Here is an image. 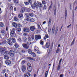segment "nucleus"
<instances>
[{
  "label": "nucleus",
  "mask_w": 77,
  "mask_h": 77,
  "mask_svg": "<svg viewBox=\"0 0 77 77\" xmlns=\"http://www.w3.org/2000/svg\"><path fill=\"white\" fill-rule=\"evenodd\" d=\"M4 58L5 59H9V57L7 55L4 56Z\"/></svg>",
  "instance_id": "obj_22"
},
{
  "label": "nucleus",
  "mask_w": 77,
  "mask_h": 77,
  "mask_svg": "<svg viewBox=\"0 0 77 77\" xmlns=\"http://www.w3.org/2000/svg\"><path fill=\"white\" fill-rule=\"evenodd\" d=\"M29 21L32 23L34 22V21H35V20H34L33 18H31L29 19Z\"/></svg>",
  "instance_id": "obj_23"
},
{
  "label": "nucleus",
  "mask_w": 77,
  "mask_h": 77,
  "mask_svg": "<svg viewBox=\"0 0 77 77\" xmlns=\"http://www.w3.org/2000/svg\"><path fill=\"white\" fill-rule=\"evenodd\" d=\"M45 47L46 48H49V47H50V43H47L45 45Z\"/></svg>",
  "instance_id": "obj_19"
},
{
  "label": "nucleus",
  "mask_w": 77,
  "mask_h": 77,
  "mask_svg": "<svg viewBox=\"0 0 77 77\" xmlns=\"http://www.w3.org/2000/svg\"><path fill=\"white\" fill-rule=\"evenodd\" d=\"M31 38L32 39H35V37L33 35H32L31 36Z\"/></svg>",
  "instance_id": "obj_57"
},
{
  "label": "nucleus",
  "mask_w": 77,
  "mask_h": 77,
  "mask_svg": "<svg viewBox=\"0 0 77 77\" xmlns=\"http://www.w3.org/2000/svg\"><path fill=\"white\" fill-rule=\"evenodd\" d=\"M58 27H57L56 28V29L55 31V35H56V34H57V31H58Z\"/></svg>",
  "instance_id": "obj_30"
},
{
  "label": "nucleus",
  "mask_w": 77,
  "mask_h": 77,
  "mask_svg": "<svg viewBox=\"0 0 77 77\" xmlns=\"http://www.w3.org/2000/svg\"><path fill=\"white\" fill-rule=\"evenodd\" d=\"M41 38V37L40 35H36L35 36V39H36V40H38V39H40Z\"/></svg>",
  "instance_id": "obj_13"
},
{
  "label": "nucleus",
  "mask_w": 77,
  "mask_h": 77,
  "mask_svg": "<svg viewBox=\"0 0 77 77\" xmlns=\"http://www.w3.org/2000/svg\"><path fill=\"white\" fill-rule=\"evenodd\" d=\"M35 29V27L34 26H31L30 27V29L31 31H34Z\"/></svg>",
  "instance_id": "obj_17"
},
{
  "label": "nucleus",
  "mask_w": 77,
  "mask_h": 77,
  "mask_svg": "<svg viewBox=\"0 0 77 77\" xmlns=\"http://www.w3.org/2000/svg\"><path fill=\"white\" fill-rule=\"evenodd\" d=\"M0 33L3 36H5L6 34V32L4 29L1 30Z\"/></svg>",
  "instance_id": "obj_5"
},
{
  "label": "nucleus",
  "mask_w": 77,
  "mask_h": 77,
  "mask_svg": "<svg viewBox=\"0 0 77 77\" xmlns=\"http://www.w3.org/2000/svg\"><path fill=\"white\" fill-rule=\"evenodd\" d=\"M65 15H67V10L66 9L65 10Z\"/></svg>",
  "instance_id": "obj_59"
},
{
  "label": "nucleus",
  "mask_w": 77,
  "mask_h": 77,
  "mask_svg": "<svg viewBox=\"0 0 77 77\" xmlns=\"http://www.w3.org/2000/svg\"><path fill=\"white\" fill-rule=\"evenodd\" d=\"M38 50V48L36 46H35L34 51H36L37 50Z\"/></svg>",
  "instance_id": "obj_31"
},
{
  "label": "nucleus",
  "mask_w": 77,
  "mask_h": 77,
  "mask_svg": "<svg viewBox=\"0 0 77 77\" xmlns=\"http://www.w3.org/2000/svg\"><path fill=\"white\" fill-rule=\"evenodd\" d=\"M25 11H26V9L24 8H21V10L20 11V12L22 13H23Z\"/></svg>",
  "instance_id": "obj_18"
},
{
  "label": "nucleus",
  "mask_w": 77,
  "mask_h": 77,
  "mask_svg": "<svg viewBox=\"0 0 77 77\" xmlns=\"http://www.w3.org/2000/svg\"><path fill=\"white\" fill-rule=\"evenodd\" d=\"M28 41H29L30 42V41H32V39H31V38L29 37L28 38Z\"/></svg>",
  "instance_id": "obj_45"
},
{
  "label": "nucleus",
  "mask_w": 77,
  "mask_h": 77,
  "mask_svg": "<svg viewBox=\"0 0 77 77\" xmlns=\"http://www.w3.org/2000/svg\"><path fill=\"white\" fill-rule=\"evenodd\" d=\"M0 27H3V26H4V23H2V22H1L0 23Z\"/></svg>",
  "instance_id": "obj_26"
},
{
  "label": "nucleus",
  "mask_w": 77,
  "mask_h": 77,
  "mask_svg": "<svg viewBox=\"0 0 77 77\" xmlns=\"http://www.w3.org/2000/svg\"><path fill=\"white\" fill-rule=\"evenodd\" d=\"M18 41H20V42H21V38H19L18 39Z\"/></svg>",
  "instance_id": "obj_61"
},
{
  "label": "nucleus",
  "mask_w": 77,
  "mask_h": 77,
  "mask_svg": "<svg viewBox=\"0 0 77 77\" xmlns=\"http://www.w3.org/2000/svg\"><path fill=\"white\" fill-rule=\"evenodd\" d=\"M23 31L25 32H30V29L28 28H25L23 29Z\"/></svg>",
  "instance_id": "obj_10"
},
{
  "label": "nucleus",
  "mask_w": 77,
  "mask_h": 77,
  "mask_svg": "<svg viewBox=\"0 0 77 77\" xmlns=\"http://www.w3.org/2000/svg\"><path fill=\"white\" fill-rule=\"evenodd\" d=\"M9 8H10V9H11V10H12V9H13V7H12V5H10Z\"/></svg>",
  "instance_id": "obj_38"
},
{
  "label": "nucleus",
  "mask_w": 77,
  "mask_h": 77,
  "mask_svg": "<svg viewBox=\"0 0 77 77\" xmlns=\"http://www.w3.org/2000/svg\"><path fill=\"white\" fill-rule=\"evenodd\" d=\"M18 17H19V18H23V14H18Z\"/></svg>",
  "instance_id": "obj_20"
},
{
  "label": "nucleus",
  "mask_w": 77,
  "mask_h": 77,
  "mask_svg": "<svg viewBox=\"0 0 77 77\" xmlns=\"http://www.w3.org/2000/svg\"><path fill=\"white\" fill-rule=\"evenodd\" d=\"M6 40H4L2 42H0V45H2L3 44H6Z\"/></svg>",
  "instance_id": "obj_24"
},
{
  "label": "nucleus",
  "mask_w": 77,
  "mask_h": 77,
  "mask_svg": "<svg viewBox=\"0 0 77 77\" xmlns=\"http://www.w3.org/2000/svg\"><path fill=\"white\" fill-rule=\"evenodd\" d=\"M40 60V58H39V57H38L37 59H36V61H39V60Z\"/></svg>",
  "instance_id": "obj_58"
},
{
  "label": "nucleus",
  "mask_w": 77,
  "mask_h": 77,
  "mask_svg": "<svg viewBox=\"0 0 77 77\" xmlns=\"http://www.w3.org/2000/svg\"><path fill=\"white\" fill-rule=\"evenodd\" d=\"M29 15L30 17H33V13H30L29 14Z\"/></svg>",
  "instance_id": "obj_44"
},
{
  "label": "nucleus",
  "mask_w": 77,
  "mask_h": 77,
  "mask_svg": "<svg viewBox=\"0 0 77 77\" xmlns=\"http://www.w3.org/2000/svg\"><path fill=\"white\" fill-rule=\"evenodd\" d=\"M60 77H63V76L62 74H61L60 76Z\"/></svg>",
  "instance_id": "obj_64"
},
{
  "label": "nucleus",
  "mask_w": 77,
  "mask_h": 77,
  "mask_svg": "<svg viewBox=\"0 0 77 77\" xmlns=\"http://www.w3.org/2000/svg\"><path fill=\"white\" fill-rule=\"evenodd\" d=\"M62 59L61 58L60 59L59 63V65H60V64L61 63V61H62Z\"/></svg>",
  "instance_id": "obj_41"
},
{
  "label": "nucleus",
  "mask_w": 77,
  "mask_h": 77,
  "mask_svg": "<svg viewBox=\"0 0 77 77\" xmlns=\"http://www.w3.org/2000/svg\"><path fill=\"white\" fill-rule=\"evenodd\" d=\"M28 52L29 54H31L32 52V50L30 49H29L28 50Z\"/></svg>",
  "instance_id": "obj_29"
},
{
  "label": "nucleus",
  "mask_w": 77,
  "mask_h": 77,
  "mask_svg": "<svg viewBox=\"0 0 77 77\" xmlns=\"http://www.w3.org/2000/svg\"><path fill=\"white\" fill-rule=\"evenodd\" d=\"M54 15L56 14V6H54Z\"/></svg>",
  "instance_id": "obj_21"
},
{
  "label": "nucleus",
  "mask_w": 77,
  "mask_h": 77,
  "mask_svg": "<svg viewBox=\"0 0 77 77\" xmlns=\"http://www.w3.org/2000/svg\"><path fill=\"white\" fill-rule=\"evenodd\" d=\"M35 2L34 3V5H31V7L33 9H35V8L38 9V8H42L43 5L41 2Z\"/></svg>",
  "instance_id": "obj_1"
},
{
  "label": "nucleus",
  "mask_w": 77,
  "mask_h": 77,
  "mask_svg": "<svg viewBox=\"0 0 77 77\" xmlns=\"http://www.w3.org/2000/svg\"><path fill=\"white\" fill-rule=\"evenodd\" d=\"M42 4H43V5H45V1H42Z\"/></svg>",
  "instance_id": "obj_53"
},
{
  "label": "nucleus",
  "mask_w": 77,
  "mask_h": 77,
  "mask_svg": "<svg viewBox=\"0 0 77 77\" xmlns=\"http://www.w3.org/2000/svg\"><path fill=\"white\" fill-rule=\"evenodd\" d=\"M9 54L11 56H13L14 55V51L12 50H11L10 51Z\"/></svg>",
  "instance_id": "obj_11"
},
{
  "label": "nucleus",
  "mask_w": 77,
  "mask_h": 77,
  "mask_svg": "<svg viewBox=\"0 0 77 77\" xmlns=\"http://www.w3.org/2000/svg\"><path fill=\"white\" fill-rule=\"evenodd\" d=\"M27 58L28 59L31 60H34V59L33 58H31V57H28Z\"/></svg>",
  "instance_id": "obj_33"
},
{
  "label": "nucleus",
  "mask_w": 77,
  "mask_h": 77,
  "mask_svg": "<svg viewBox=\"0 0 77 77\" xmlns=\"http://www.w3.org/2000/svg\"><path fill=\"white\" fill-rule=\"evenodd\" d=\"M10 35L11 37H15L16 36V34L15 31H11L10 32Z\"/></svg>",
  "instance_id": "obj_3"
},
{
  "label": "nucleus",
  "mask_w": 77,
  "mask_h": 77,
  "mask_svg": "<svg viewBox=\"0 0 77 77\" xmlns=\"http://www.w3.org/2000/svg\"><path fill=\"white\" fill-rule=\"evenodd\" d=\"M74 42H75V40L74 39L72 42L71 45H73V44H74Z\"/></svg>",
  "instance_id": "obj_49"
},
{
  "label": "nucleus",
  "mask_w": 77,
  "mask_h": 77,
  "mask_svg": "<svg viewBox=\"0 0 77 77\" xmlns=\"http://www.w3.org/2000/svg\"><path fill=\"white\" fill-rule=\"evenodd\" d=\"M30 11H31V10H29V9H27V11L28 12H29Z\"/></svg>",
  "instance_id": "obj_62"
},
{
  "label": "nucleus",
  "mask_w": 77,
  "mask_h": 77,
  "mask_svg": "<svg viewBox=\"0 0 77 77\" xmlns=\"http://www.w3.org/2000/svg\"><path fill=\"white\" fill-rule=\"evenodd\" d=\"M9 41H8V44L10 45H12V42L11 41V38H10L8 39Z\"/></svg>",
  "instance_id": "obj_12"
},
{
  "label": "nucleus",
  "mask_w": 77,
  "mask_h": 77,
  "mask_svg": "<svg viewBox=\"0 0 77 77\" xmlns=\"http://www.w3.org/2000/svg\"><path fill=\"white\" fill-rule=\"evenodd\" d=\"M46 38H48V35H46L45 37H44V39H46Z\"/></svg>",
  "instance_id": "obj_37"
},
{
  "label": "nucleus",
  "mask_w": 77,
  "mask_h": 77,
  "mask_svg": "<svg viewBox=\"0 0 77 77\" xmlns=\"http://www.w3.org/2000/svg\"><path fill=\"white\" fill-rule=\"evenodd\" d=\"M36 51H37L38 54H40V53H39V50H37Z\"/></svg>",
  "instance_id": "obj_56"
},
{
  "label": "nucleus",
  "mask_w": 77,
  "mask_h": 77,
  "mask_svg": "<svg viewBox=\"0 0 77 77\" xmlns=\"http://www.w3.org/2000/svg\"><path fill=\"white\" fill-rule=\"evenodd\" d=\"M60 65H59L57 68V71H59V69H60Z\"/></svg>",
  "instance_id": "obj_35"
},
{
  "label": "nucleus",
  "mask_w": 77,
  "mask_h": 77,
  "mask_svg": "<svg viewBox=\"0 0 77 77\" xmlns=\"http://www.w3.org/2000/svg\"><path fill=\"white\" fill-rule=\"evenodd\" d=\"M22 39L23 41L26 42L27 41V38L25 37H23L22 38Z\"/></svg>",
  "instance_id": "obj_25"
},
{
  "label": "nucleus",
  "mask_w": 77,
  "mask_h": 77,
  "mask_svg": "<svg viewBox=\"0 0 77 77\" xmlns=\"http://www.w3.org/2000/svg\"><path fill=\"white\" fill-rule=\"evenodd\" d=\"M18 26H19V27H22V26H21V25L19 24H18Z\"/></svg>",
  "instance_id": "obj_63"
},
{
  "label": "nucleus",
  "mask_w": 77,
  "mask_h": 77,
  "mask_svg": "<svg viewBox=\"0 0 77 77\" xmlns=\"http://www.w3.org/2000/svg\"><path fill=\"white\" fill-rule=\"evenodd\" d=\"M6 72V69H4V70H3L2 71V72L3 74H4V73H5Z\"/></svg>",
  "instance_id": "obj_50"
},
{
  "label": "nucleus",
  "mask_w": 77,
  "mask_h": 77,
  "mask_svg": "<svg viewBox=\"0 0 77 77\" xmlns=\"http://www.w3.org/2000/svg\"><path fill=\"white\" fill-rule=\"evenodd\" d=\"M47 6L46 5H44L43 8L44 10H46L47 9Z\"/></svg>",
  "instance_id": "obj_34"
},
{
  "label": "nucleus",
  "mask_w": 77,
  "mask_h": 77,
  "mask_svg": "<svg viewBox=\"0 0 77 77\" xmlns=\"http://www.w3.org/2000/svg\"><path fill=\"white\" fill-rule=\"evenodd\" d=\"M26 63V61H25V60H23L21 62V63L22 65H23V64H24V63Z\"/></svg>",
  "instance_id": "obj_47"
},
{
  "label": "nucleus",
  "mask_w": 77,
  "mask_h": 77,
  "mask_svg": "<svg viewBox=\"0 0 77 77\" xmlns=\"http://www.w3.org/2000/svg\"><path fill=\"white\" fill-rule=\"evenodd\" d=\"M21 69L22 71L23 72H24L26 70V65H23L21 66Z\"/></svg>",
  "instance_id": "obj_7"
},
{
  "label": "nucleus",
  "mask_w": 77,
  "mask_h": 77,
  "mask_svg": "<svg viewBox=\"0 0 77 77\" xmlns=\"http://www.w3.org/2000/svg\"><path fill=\"white\" fill-rule=\"evenodd\" d=\"M40 43L41 45H44V42H43V41L40 42Z\"/></svg>",
  "instance_id": "obj_48"
},
{
  "label": "nucleus",
  "mask_w": 77,
  "mask_h": 77,
  "mask_svg": "<svg viewBox=\"0 0 77 77\" xmlns=\"http://www.w3.org/2000/svg\"><path fill=\"white\" fill-rule=\"evenodd\" d=\"M37 26L38 29H41V30H42V29H41V26H40V25H39V24H38Z\"/></svg>",
  "instance_id": "obj_40"
},
{
  "label": "nucleus",
  "mask_w": 77,
  "mask_h": 77,
  "mask_svg": "<svg viewBox=\"0 0 77 77\" xmlns=\"http://www.w3.org/2000/svg\"><path fill=\"white\" fill-rule=\"evenodd\" d=\"M12 24L13 26H14V27H15V28H17V24L15 22H13L12 23Z\"/></svg>",
  "instance_id": "obj_15"
},
{
  "label": "nucleus",
  "mask_w": 77,
  "mask_h": 77,
  "mask_svg": "<svg viewBox=\"0 0 77 77\" xmlns=\"http://www.w3.org/2000/svg\"><path fill=\"white\" fill-rule=\"evenodd\" d=\"M48 71H46L45 74V77H47V75H48Z\"/></svg>",
  "instance_id": "obj_32"
},
{
  "label": "nucleus",
  "mask_w": 77,
  "mask_h": 77,
  "mask_svg": "<svg viewBox=\"0 0 77 77\" xmlns=\"http://www.w3.org/2000/svg\"><path fill=\"white\" fill-rule=\"evenodd\" d=\"M32 55L33 57H36V54L35 53H32Z\"/></svg>",
  "instance_id": "obj_39"
},
{
  "label": "nucleus",
  "mask_w": 77,
  "mask_h": 77,
  "mask_svg": "<svg viewBox=\"0 0 77 77\" xmlns=\"http://www.w3.org/2000/svg\"><path fill=\"white\" fill-rule=\"evenodd\" d=\"M31 75L30 73L28 72H25V73L24 74V77H29Z\"/></svg>",
  "instance_id": "obj_8"
},
{
  "label": "nucleus",
  "mask_w": 77,
  "mask_h": 77,
  "mask_svg": "<svg viewBox=\"0 0 77 77\" xmlns=\"http://www.w3.org/2000/svg\"><path fill=\"white\" fill-rule=\"evenodd\" d=\"M24 3L26 5H29V3L28 2H25Z\"/></svg>",
  "instance_id": "obj_51"
},
{
  "label": "nucleus",
  "mask_w": 77,
  "mask_h": 77,
  "mask_svg": "<svg viewBox=\"0 0 77 77\" xmlns=\"http://www.w3.org/2000/svg\"><path fill=\"white\" fill-rule=\"evenodd\" d=\"M12 41L14 43H15L16 41H15V39L14 38H12Z\"/></svg>",
  "instance_id": "obj_28"
},
{
  "label": "nucleus",
  "mask_w": 77,
  "mask_h": 77,
  "mask_svg": "<svg viewBox=\"0 0 77 77\" xmlns=\"http://www.w3.org/2000/svg\"><path fill=\"white\" fill-rule=\"evenodd\" d=\"M5 77H8V75L7 73H5Z\"/></svg>",
  "instance_id": "obj_55"
},
{
  "label": "nucleus",
  "mask_w": 77,
  "mask_h": 77,
  "mask_svg": "<svg viewBox=\"0 0 77 77\" xmlns=\"http://www.w3.org/2000/svg\"><path fill=\"white\" fill-rule=\"evenodd\" d=\"M14 21H17L18 20V17H15L14 18Z\"/></svg>",
  "instance_id": "obj_42"
},
{
  "label": "nucleus",
  "mask_w": 77,
  "mask_h": 77,
  "mask_svg": "<svg viewBox=\"0 0 77 77\" xmlns=\"http://www.w3.org/2000/svg\"><path fill=\"white\" fill-rule=\"evenodd\" d=\"M17 32H20V31H21V28H17Z\"/></svg>",
  "instance_id": "obj_43"
},
{
  "label": "nucleus",
  "mask_w": 77,
  "mask_h": 77,
  "mask_svg": "<svg viewBox=\"0 0 77 77\" xmlns=\"http://www.w3.org/2000/svg\"><path fill=\"white\" fill-rule=\"evenodd\" d=\"M55 30V26L54 25L52 28V32H51L52 34V35H53V34H54V33Z\"/></svg>",
  "instance_id": "obj_14"
},
{
  "label": "nucleus",
  "mask_w": 77,
  "mask_h": 77,
  "mask_svg": "<svg viewBox=\"0 0 77 77\" xmlns=\"http://www.w3.org/2000/svg\"><path fill=\"white\" fill-rule=\"evenodd\" d=\"M48 23V26H50L51 24V19L50 18H49Z\"/></svg>",
  "instance_id": "obj_16"
},
{
  "label": "nucleus",
  "mask_w": 77,
  "mask_h": 77,
  "mask_svg": "<svg viewBox=\"0 0 77 77\" xmlns=\"http://www.w3.org/2000/svg\"><path fill=\"white\" fill-rule=\"evenodd\" d=\"M14 3H15L16 4H18V3H19V1L18 0H14Z\"/></svg>",
  "instance_id": "obj_27"
},
{
  "label": "nucleus",
  "mask_w": 77,
  "mask_h": 77,
  "mask_svg": "<svg viewBox=\"0 0 77 77\" xmlns=\"http://www.w3.org/2000/svg\"><path fill=\"white\" fill-rule=\"evenodd\" d=\"M5 63L7 64V65H9L11 64V61L9 60H7L5 62Z\"/></svg>",
  "instance_id": "obj_9"
},
{
  "label": "nucleus",
  "mask_w": 77,
  "mask_h": 77,
  "mask_svg": "<svg viewBox=\"0 0 77 77\" xmlns=\"http://www.w3.org/2000/svg\"><path fill=\"white\" fill-rule=\"evenodd\" d=\"M52 7V5H51L49 7V10H50V9Z\"/></svg>",
  "instance_id": "obj_52"
},
{
  "label": "nucleus",
  "mask_w": 77,
  "mask_h": 77,
  "mask_svg": "<svg viewBox=\"0 0 77 77\" xmlns=\"http://www.w3.org/2000/svg\"><path fill=\"white\" fill-rule=\"evenodd\" d=\"M28 2H29V3L31 4L32 3V0H28Z\"/></svg>",
  "instance_id": "obj_54"
},
{
  "label": "nucleus",
  "mask_w": 77,
  "mask_h": 77,
  "mask_svg": "<svg viewBox=\"0 0 77 77\" xmlns=\"http://www.w3.org/2000/svg\"><path fill=\"white\" fill-rule=\"evenodd\" d=\"M14 46L16 48H18V44L17 43H16L15 44Z\"/></svg>",
  "instance_id": "obj_36"
},
{
  "label": "nucleus",
  "mask_w": 77,
  "mask_h": 77,
  "mask_svg": "<svg viewBox=\"0 0 77 77\" xmlns=\"http://www.w3.org/2000/svg\"><path fill=\"white\" fill-rule=\"evenodd\" d=\"M51 32V29H48V32Z\"/></svg>",
  "instance_id": "obj_60"
},
{
  "label": "nucleus",
  "mask_w": 77,
  "mask_h": 77,
  "mask_svg": "<svg viewBox=\"0 0 77 77\" xmlns=\"http://www.w3.org/2000/svg\"><path fill=\"white\" fill-rule=\"evenodd\" d=\"M27 65L28 70L29 72H32V67H31V64H30V63H28Z\"/></svg>",
  "instance_id": "obj_2"
},
{
  "label": "nucleus",
  "mask_w": 77,
  "mask_h": 77,
  "mask_svg": "<svg viewBox=\"0 0 77 77\" xmlns=\"http://www.w3.org/2000/svg\"><path fill=\"white\" fill-rule=\"evenodd\" d=\"M6 50V48L5 47L1 48H0V51L1 52V53H3L4 52V51H5Z\"/></svg>",
  "instance_id": "obj_6"
},
{
  "label": "nucleus",
  "mask_w": 77,
  "mask_h": 77,
  "mask_svg": "<svg viewBox=\"0 0 77 77\" xmlns=\"http://www.w3.org/2000/svg\"><path fill=\"white\" fill-rule=\"evenodd\" d=\"M22 46L25 49H29V46L27 45V44H26L23 43L22 44Z\"/></svg>",
  "instance_id": "obj_4"
},
{
  "label": "nucleus",
  "mask_w": 77,
  "mask_h": 77,
  "mask_svg": "<svg viewBox=\"0 0 77 77\" xmlns=\"http://www.w3.org/2000/svg\"><path fill=\"white\" fill-rule=\"evenodd\" d=\"M60 50V49H59L58 48L57 49V50L56 53H58L59 52V51Z\"/></svg>",
  "instance_id": "obj_46"
}]
</instances>
